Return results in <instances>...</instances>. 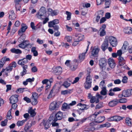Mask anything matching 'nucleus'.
Returning <instances> with one entry per match:
<instances>
[{
    "label": "nucleus",
    "mask_w": 132,
    "mask_h": 132,
    "mask_svg": "<svg viewBox=\"0 0 132 132\" xmlns=\"http://www.w3.org/2000/svg\"><path fill=\"white\" fill-rule=\"evenodd\" d=\"M90 44V42L89 41H88V45L87 48L86 50V52L84 53H82L79 55V57L81 60L82 61L85 59V54L86 53L88 50L89 46Z\"/></svg>",
    "instance_id": "2eb2a0df"
},
{
    "label": "nucleus",
    "mask_w": 132,
    "mask_h": 132,
    "mask_svg": "<svg viewBox=\"0 0 132 132\" xmlns=\"http://www.w3.org/2000/svg\"><path fill=\"white\" fill-rule=\"evenodd\" d=\"M103 106V103L100 102L96 105L95 109H99L101 108Z\"/></svg>",
    "instance_id": "8fccbe9b"
},
{
    "label": "nucleus",
    "mask_w": 132,
    "mask_h": 132,
    "mask_svg": "<svg viewBox=\"0 0 132 132\" xmlns=\"http://www.w3.org/2000/svg\"><path fill=\"white\" fill-rule=\"evenodd\" d=\"M64 39L65 40H66L67 42H71L72 40V38L71 37L69 36H66L65 37Z\"/></svg>",
    "instance_id": "49530a36"
},
{
    "label": "nucleus",
    "mask_w": 132,
    "mask_h": 132,
    "mask_svg": "<svg viewBox=\"0 0 132 132\" xmlns=\"http://www.w3.org/2000/svg\"><path fill=\"white\" fill-rule=\"evenodd\" d=\"M101 88L102 90L100 92L101 94L104 95H105L107 93V90L106 88Z\"/></svg>",
    "instance_id": "79ce46f5"
},
{
    "label": "nucleus",
    "mask_w": 132,
    "mask_h": 132,
    "mask_svg": "<svg viewBox=\"0 0 132 132\" xmlns=\"http://www.w3.org/2000/svg\"><path fill=\"white\" fill-rule=\"evenodd\" d=\"M51 119L53 120L52 123V126L53 127H56L57 128H59V124L57 123L56 122H55L56 121H55L54 119L53 118V117L51 116L50 117L48 120H43L40 124L39 126L40 127L42 128L44 127L45 129H47L50 127V126L49 121H51Z\"/></svg>",
    "instance_id": "f257e3e1"
},
{
    "label": "nucleus",
    "mask_w": 132,
    "mask_h": 132,
    "mask_svg": "<svg viewBox=\"0 0 132 132\" xmlns=\"http://www.w3.org/2000/svg\"><path fill=\"white\" fill-rule=\"evenodd\" d=\"M7 118L9 120H10L12 118L11 115V109L8 111L7 115Z\"/></svg>",
    "instance_id": "ea45409f"
},
{
    "label": "nucleus",
    "mask_w": 132,
    "mask_h": 132,
    "mask_svg": "<svg viewBox=\"0 0 132 132\" xmlns=\"http://www.w3.org/2000/svg\"><path fill=\"white\" fill-rule=\"evenodd\" d=\"M118 59L120 65L121 66L125 64V60L123 57L121 56L118 57Z\"/></svg>",
    "instance_id": "a878e982"
},
{
    "label": "nucleus",
    "mask_w": 132,
    "mask_h": 132,
    "mask_svg": "<svg viewBox=\"0 0 132 132\" xmlns=\"http://www.w3.org/2000/svg\"><path fill=\"white\" fill-rule=\"evenodd\" d=\"M108 63L110 67L111 68L114 67L115 64L114 60L111 58H110L108 59Z\"/></svg>",
    "instance_id": "6ab92c4d"
},
{
    "label": "nucleus",
    "mask_w": 132,
    "mask_h": 132,
    "mask_svg": "<svg viewBox=\"0 0 132 132\" xmlns=\"http://www.w3.org/2000/svg\"><path fill=\"white\" fill-rule=\"evenodd\" d=\"M38 97V94L35 93L34 92L32 93V98L37 99Z\"/></svg>",
    "instance_id": "052dcab7"
},
{
    "label": "nucleus",
    "mask_w": 132,
    "mask_h": 132,
    "mask_svg": "<svg viewBox=\"0 0 132 132\" xmlns=\"http://www.w3.org/2000/svg\"><path fill=\"white\" fill-rule=\"evenodd\" d=\"M123 96L127 97L130 96L131 95V91L129 89L123 90L122 92Z\"/></svg>",
    "instance_id": "aec40b11"
},
{
    "label": "nucleus",
    "mask_w": 132,
    "mask_h": 132,
    "mask_svg": "<svg viewBox=\"0 0 132 132\" xmlns=\"http://www.w3.org/2000/svg\"><path fill=\"white\" fill-rule=\"evenodd\" d=\"M10 51L12 52L17 54H21L22 53V52L20 50L18 49H15V48L11 49Z\"/></svg>",
    "instance_id": "2f4dec72"
},
{
    "label": "nucleus",
    "mask_w": 132,
    "mask_h": 132,
    "mask_svg": "<svg viewBox=\"0 0 132 132\" xmlns=\"http://www.w3.org/2000/svg\"><path fill=\"white\" fill-rule=\"evenodd\" d=\"M97 115V114L96 113H95L94 114L88 117V120H89L90 121H96L95 120V119Z\"/></svg>",
    "instance_id": "393cba45"
},
{
    "label": "nucleus",
    "mask_w": 132,
    "mask_h": 132,
    "mask_svg": "<svg viewBox=\"0 0 132 132\" xmlns=\"http://www.w3.org/2000/svg\"><path fill=\"white\" fill-rule=\"evenodd\" d=\"M78 63L76 61H73L70 62V69L72 71L75 70L77 68Z\"/></svg>",
    "instance_id": "9d476101"
},
{
    "label": "nucleus",
    "mask_w": 132,
    "mask_h": 132,
    "mask_svg": "<svg viewBox=\"0 0 132 132\" xmlns=\"http://www.w3.org/2000/svg\"><path fill=\"white\" fill-rule=\"evenodd\" d=\"M7 120L6 119L2 121L1 123V125L2 126H4L6 125L7 122Z\"/></svg>",
    "instance_id": "6e6d98bb"
},
{
    "label": "nucleus",
    "mask_w": 132,
    "mask_h": 132,
    "mask_svg": "<svg viewBox=\"0 0 132 132\" xmlns=\"http://www.w3.org/2000/svg\"><path fill=\"white\" fill-rule=\"evenodd\" d=\"M27 120L26 119L22 121H18L16 123V125L18 127L22 126L24 125V123Z\"/></svg>",
    "instance_id": "72a5a7b5"
},
{
    "label": "nucleus",
    "mask_w": 132,
    "mask_h": 132,
    "mask_svg": "<svg viewBox=\"0 0 132 132\" xmlns=\"http://www.w3.org/2000/svg\"><path fill=\"white\" fill-rule=\"evenodd\" d=\"M21 26V29L18 31V34L20 35H22V33L25 31L28 28L27 26L24 24H22Z\"/></svg>",
    "instance_id": "4468645a"
},
{
    "label": "nucleus",
    "mask_w": 132,
    "mask_h": 132,
    "mask_svg": "<svg viewBox=\"0 0 132 132\" xmlns=\"http://www.w3.org/2000/svg\"><path fill=\"white\" fill-rule=\"evenodd\" d=\"M59 23V20L58 19H56L52 21H50L48 23V26L49 27H51Z\"/></svg>",
    "instance_id": "412c9836"
},
{
    "label": "nucleus",
    "mask_w": 132,
    "mask_h": 132,
    "mask_svg": "<svg viewBox=\"0 0 132 132\" xmlns=\"http://www.w3.org/2000/svg\"><path fill=\"white\" fill-rule=\"evenodd\" d=\"M75 35L77 40L79 41L82 40L84 38V36L80 34L75 33Z\"/></svg>",
    "instance_id": "5701e85b"
},
{
    "label": "nucleus",
    "mask_w": 132,
    "mask_h": 132,
    "mask_svg": "<svg viewBox=\"0 0 132 132\" xmlns=\"http://www.w3.org/2000/svg\"><path fill=\"white\" fill-rule=\"evenodd\" d=\"M111 126V125L110 123L108 122H106L105 124L101 125H100V127L101 128L106 127L108 128L110 127Z\"/></svg>",
    "instance_id": "c03bdc74"
},
{
    "label": "nucleus",
    "mask_w": 132,
    "mask_h": 132,
    "mask_svg": "<svg viewBox=\"0 0 132 132\" xmlns=\"http://www.w3.org/2000/svg\"><path fill=\"white\" fill-rule=\"evenodd\" d=\"M62 107L63 109H68L70 108L69 105L65 103L63 104Z\"/></svg>",
    "instance_id": "a18cd8bd"
},
{
    "label": "nucleus",
    "mask_w": 132,
    "mask_h": 132,
    "mask_svg": "<svg viewBox=\"0 0 132 132\" xmlns=\"http://www.w3.org/2000/svg\"><path fill=\"white\" fill-rule=\"evenodd\" d=\"M71 93V90L70 89H68L64 90H62L61 91V94L65 95L70 94Z\"/></svg>",
    "instance_id": "473e14b6"
},
{
    "label": "nucleus",
    "mask_w": 132,
    "mask_h": 132,
    "mask_svg": "<svg viewBox=\"0 0 132 132\" xmlns=\"http://www.w3.org/2000/svg\"><path fill=\"white\" fill-rule=\"evenodd\" d=\"M84 87L87 89H89L91 87V83L85 82L84 84Z\"/></svg>",
    "instance_id": "c9c22d12"
},
{
    "label": "nucleus",
    "mask_w": 132,
    "mask_h": 132,
    "mask_svg": "<svg viewBox=\"0 0 132 132\" xmlns=\"http://www.w3.org/2000/svg\"><path fill=\"white\" fill-rule=\"evenodd\" d=\"M28 113L30 114V116L33 117L35 116L36 114V113L34 110L32 109V107L30 108L28 111Z\"/></svg>",
    "instance_id": "cd10ccee"
},
{
    "label": "nucleus",
    "mask_w": 132,
    "mask_h": 132,
    "mask_svg": "<svg viewBox=\"0 0 132 132\" xmlns=\"http://www.w3.org/2000/svg\"><path fill=\"white\" fill-rule=\"evenodd\" d=\"M122 54V51L121 50H118L116 53V57L118 56V57L121 56Z\"/></svg>",
    "instance_id": "864d4df0"
},
{
    "label": "nucleus",
    "mask_w": 132,
    "mask_h": 132,
    "mask_svg": "<svg viewBox=\"0 0 132 132\" xmlns=\"http://www.w3.org/2000/svg\"><path fill=\"white\" fill-rule=\"evenodd\" d=\"M62 45L63 47H65V48H68L69 46V45L68 43H62Z\"/></svg>",
    "instance_id": "774afa93"
},
{
    "label": "nucleus",
    "mask_w": 132,
    "mask_h": 132,
    "mask_svg": "<svg viewBox=\"0 0 132 132\" xmlns=\"http://www.w3.org/2000/svg\"><path fill=\"white\" fill-rule=\"evenodd\" d=\"M79 77H76L75 78V80L73 82H72L71 83L72 84H74L77 82L79 80Z\"/></svg>",
    "instance_id": "338daca9"
},
{
    "label": "nucleus",
    "mask_w": 132,
    "mask_h": 132,
    "mask_svg": "<svg viewBox=\"0 0 132 132\" xmlns=\"http://www.w3.org/2000/svg\"><path fill=\"white\" fill-rule=\"evenodd\" d=\"M100 86L101 88H106L104 80H102L100 84Z\"/></svg>",
    "instance_id": "3c124183"
},
{
    "label": "nucleus",
    "mask_w": 132,
    "mask_h": 132,
    "mask_svg": "<svg viewBox=\"0 0 132 132\" xmlns=\"http://www.w3.org/2000/svg\"><path fill=\"white\" fill-rule=\"evenodd\" d=\"M10 59L9 58L7 57L6 56L3 57L1 59V63H5L6 61H9Z\"/></svg>",
    "instance_id": "37998d69"
},
{
    "label": "nucleus",
    "mask_w": 132,
    "mask_h": 132,
    "mask_svg": "<svg viewBox=\"0 0 132 132\" xmlns=\"http://www.w3.org/2000/svg\"><path fill=\"white\" fill-rule=\"evenodd\" d=\"M87 97L88 99H90V102L91 103H93L95 102L97 103L99 102V100L97 98L96 95L95 96H93L90 93H89L88 94Z\"/></svg>",
    "instance_id": "0eeeda50"
},
{
    "label": "nucleus",
    "mask_w": 132,
    "mask_h": 132,
    "mask_svg": "<svg viewBox=\"0 0 132 132\" xmlns=\"http://www.w3.org/2000/svg\"><path fill=\"white\" fill-rule=\"evenodd\" d=\"M116 104V101H112L110 102L109 103V105L110 106L113 107L115 106Z\"/></svg>",
    "instance_id": "13d9d810"
},
{
    "label": "nucleus",
    "mask_w": 132,
    "mask_h": 132,
    "mask_svg": "<svg viewBox=\"0 0 132 132\" xmlns=\"http://www.w3.org/2000/svg\"><path fill=\"white\" fill-rule=\"evenodd\" d=\"M61 103L60 102L54 101L50 104L49 109L51 111L56 110L60 107Z\"/></svg>",
    "instance_id": "20e7f679"
},
{
    "label": "nucleus",
    "mask_w": 132,
    "mask_h": 132,
    "mask_svg": "<svg viewBox=\"0 0 132 132\" xmlns=\"http://www.w3.org/2000/svg\"><path fill=\"white\" fill-rule=\"evenodd\" d=\"M66 14L67 15V20H69L71 19V14L70 12L68 11H66Z\"/></svg>",
    "instance_id": "de8ad7c7"
},
{
    "label": "nucleus",
    "mask_w": 132,
    "mask_h": 132,
    "mask_svg": "<svg viewBox=\"0 0 132 132\" xmlns=\"http://www.w3.org/2000/svg\"><path fill=\"white\" fill-rule=\"evenodd\" d=\"M131 119L129 118H127L126 119L125 122L126 125L130 126H131Z\"/></svg>",
    "instance_id": "e433bc0d"
},
{
    "label": "nucleus",
    "mask_w": 132,
    "mask_h": 132,
    "mask_svg": "<svg viewBox=\"0 0 132 132\" xmlns=\"http://www.w3.org/2000/svg\"><path fill=\"white\" fill-rule=\"evenodd\" d=\"M108 37H105V40L101 45V49L103 51H105L109 46V42Z\"/></svg>",
    "instance_id": "6e6552de"
},
{
    "label": "nucleus",
    "mask_w": 132,
    "mask_h": 132,
    "mask_svg": "<svg viewBox=\"0 0 132 132\" xmlns=\"http://www.w3.org/2000/svg\"><path fill=\"white\" fill-rule=\"evenodd\" d=\"M105 1V8H109L110 4V0H104Z\"/></svg>",
    "instance_id": "a19ab883"
},
{
    "label": "nucleus",
    "mask_w": 132,
    "mask_h": 132,
    "mask_svg": "<svg viewBox=\"0 0 132 132\" xmlns=\"http://www.w3.org/2000/svg\"><path fill=\"white\" fill-rule=\"evenodd\" d=\"M62 72V69L59 66L56 67L54 71V73L56 75H58L60 74Z\"/></svg>",
    "instance_id": "a211bd4d"
},
{
    "label": "nucleus",
    "mask_w": 132,
    "mask_h": 132,
    "mask_svg": "<svg viewBox=\"0 0 132 132\" xmlns=\"http://www.w3.org/2000/svg\"><path fill=\"white\" fill-rule=\"evenodd\" d=\"M77 106H78L79 109L82 111H83L84 110L87 109L89 107V106L85 104H82L81 103L78 104Z\"/></svg>",
    "instance_id": "f3484780"
},
{
    "label": "nucleus",
    "mask_w": 132,
    "mask_h": 132,
    "mask_svg": "<svg viewBox=\"0 0 132 132\" xmlns=\"http://www.w3.org/2000/svg\"><path fill=\"white\" fill-rule=\"evenodd\" d=\"M28 60L25 58L19 60L18 62V64L21 65H23L28 62Z\"/></svg>",
    "instance_id": "b1692460"
},
{
    "label": "nucleus",
    "mask_w": 132,
    "mask_h": 132,
    "mask_svg": "<svg viewBox=\"0 0 132 132\" xmlns=\"http://www.w3.org/2000/svg\"><path fill=\"white\" fill-rule=\"evenodd\" d=\"M109 40L111 45L113 47L116 46V38L112 36H111L109 37Z\"/></svg>",
    "instance_id": "dca6fc26"
},
{
    "label": "nucleus",
    "mask_w": 132,
    "mask_h": 132,
    "mask_svg": "<svg viewBox=\"0 0 132 132\" xmlns=\"http://www.w3.org/2000/svg\"><path fill=\"white\" fill-rule=\"evenodd\" d=\"M85 82H89L91 83H92V79L90 76L88 75L87 76Z\"/></svg>",
    "instance_id": "58836bf2"
},
{
    "label": "nucleus",
    "mask_w": 132,
    "mask_h": 132,
    "mask_svg": "<svg viewBox=\"0 0 132 132\" xmlns=\"http://www.w3.org/2000/svg\"><path fill=\"white\" fill-rule=\"evenodd\" d=\"M31 126V125L30 124V123H29L26 124L24 128V130L25 131L27 132L29 129L30 128Z\"/></svg>",
    "instance_id": "4c0bfd02"
},
{
    "label": "nucleus",
    "mask_w": 132,
    "mask_h": 132,
    "mask_svg": "<svg viewBox=\"0 0 132 132\" xmlns=\"http://www.w3.org/2000/svg\"><path fill=\"white\" fill-rule=\"evenodd\" d=\"M127 77L126 76H124L122 80V82L123 83H126L127 82Z\"/></svg>",
    "instance_id": "bf43d9fd"
},
{
    "label": "nucleus",
    "mask_w": 132,
    "mask_h": 132,
    "mask_svg": "<svg viewBox=\"0 0 132 132\" xmlns=\"http://www.w3.org/2000/svg\"><path fill=\"white\" fill-rule=\"evenodd\" d=\"M36 42L39 44H42L43 43V41L39 38H37L36 40Z\"/></svg>",
    "instance_id": "0e129e2a"
},
{
    "label": "nucleus",
    "mask_w": 132,
    "mask_h": 132,
    "mask_svg": "<svg viewBox=\"0 0 132 132\" xmlns=\"http://www.w3.org/2000/svg\"><path fill=\"white\" fill-rule=\"evenodd\" d=\"M23 100L28 103H30L31 102L30 99L27 96L24 97Z\"/></svg>",
    "instance_id": "69168bd1"
},
{
    "label": "nucleus",
    "mask_w": 132,
    "mask_h": 132,
    "mask_svg": "<svg viewBox=\"0 0 132 132\" xmlns=\"http://www.w3.org/2000/svg\"><path fill=\"white\" fill-rule=\"evenodd\" d=\"M131 28L129 27H125L123 30V32L125 34H130L131 32Z\"/></svg>",
    "instance_id": "c85d7f7f"
},
{
    "label": "nucleus",
    "mask_w": 132,
    "mask_h": 132,
    "mask_svg": "<svg viewBox=\"0 0 132 132\" xmlns=\"http://www.w3.org/2000/svg\"><path fill=\"white\" fill-rule=\"evenodd\" d=\"M22 0H14V2L15 3V7L16 10H20V6L19 3Z\"/></svg>",
    "instance_id": "bb28decb"
},
{
    "label": "nucleus",
    "mask_w": 132,
    "mask_h": 132,
    "mask_svg": "<svg viewBox=\"0 0 132 132\" xmlns=\"http://www.w3.org/2000/svg\"><path fill=\"white\" fill-rule=\"evenodd\" d=\"M54 89H53L50 91L49 94L48 95L47 98L49 99L52 98L53 95H54Z\"/></svg>",
    "instance_id": "09e8293b"
},
{
    "label": "nucleus",
    "mask_w": 132,
    "mask_h": 132,
    "mask_svg": "<svg viewBox=\"0 0 132 132\" xmlns=\"http://www.w3.org/2000/svg\"><path fill=\"white\" fill-rule=\"evenodd\" d=\"M70 85V84L68 83L67 81H65L64 82L63 85L66 88H67L69 87Z\"/></svg>",
    "instance_id": "680f3d73"
},
{
    "label": "nucleus",
    "mask_w": 132,
    "mask_h": 132,
    "mask_svg": "<svg viewBox=\"0 0 132 132\" xmlns=\"http://www.w3.org/2000/svg\"><path fill=\"white\" fill-rule=\"evenodd\" d=\"M96 123H97L96 122V121H92L89 123V126L87 128V131H90L95 130V128L94 126L96 125Z\"/></svg>",
    "instance_id": "9b49d317"
},
{
    "label": "nucleus",
    "mask_w": 132,
    "mask_h": 132,
    "mask_svg": "<svg viewBox=\"0 0 132 132\" xmlns=\"http://www.w3.org/2000/svg\"><path fill=\"white\" fill-rule=\"evenodd\" d=\"M27 66L26 65H24L23 66V70L22 72L21 73V75L22 76L26 74L27 72L26 69H27Z\"/></svg>",
    "instance_id": "f704fd0d"
},
{
    "label": "nucleus",
    "mask_w": 132,
    "mask_h": 132,
    "mask_svg": "<svg viewBox=\"0 0 132 132\" xmlns=\"http://www.w3.org/2000/svg\"><path fill=\"white\" fill-rule=\"evenodd\" d=\"M127 102V100L125 98H122L119 100V102L121 103H124Z\"/></svg>",
    "instance_id": "5fc2aeb1"
},
{
    "label": "nucleus",
    "mask_w": 132,
    "mask_h": 132,
    "mask_svg": "<svg viewBox=\"0 0 132 132\" xmlns=\"http://www.w3.org/2000/svg\"><path fill=\"white\" fill-rule=\"evenodd\" d=\"M16 63L15 62L13 61L10 63L5 69H3L2 71V72H5V75L6 76H8L7 73H9L11 72L13 68H15L16 66Z\"/></svg>",
    "instance_id": "7ed1b4c3"
},
{
    "label": "nucleus",
    "mask_w": 132,
    "mask_h": 132,
    "mask_svg": "<svg viewBox=\"0 0 132 132\" xmlns=\"http://www.w3.org/2000/svg\"><path fill=\"white\" fill-rule=\"evenodd\" d=\"M47 16L49 15L52 16H54L57 15L59 13V11L57 10H53L51 8L47 9Z\"/></svg>",
    "instance_id": "423d86ee"
},
{
    "label": "nucleus",
    "mask_w": 132,
    "mask_h": 132,
    "mask_svg": "<svg viewBox=\"0 0 132 132\" xmlns=\"http://www.w3.org/2000/svg\"><path fill=\"white\" fill-rule=\"evenodd\" d=\"M18 96L17 95H14L11 96L9 99L10 102L11 103L17 102L18 101Z\"/></svg>",
    "instance_id": "f8f14e48"
},
{
    "label": "nucleus",
    "mask_w": 132,
    "mask_h": 132,
    "mask_svg": "<svg viewBox=\"0 0 132 132\" xmlns=\"http://www.w3.org/2000/svg\"><path fill=\"white\" fill-rule=\"evenodd\" d=\"M16 17V15L15 14L12 15H9V19L11 20L15 19Z\"/></svg>",
    "instance_id": "e2e57ef3"
},
{
    "label": "nucleus",
    "mask_w": 132,
    "mask_h": 132,
    "mask_svg": "<svg viewBox=\"0 0 132 132\" xmlns=\"http://www.w3.org/2000/svg\"><path fill=\"white\" fill-rule=\"evenodd\" d=\"M36 16L40 19H43L47 16V13L46 9L44 7H42L40 8L39 12L37 13Z\"/></svg>",
    "instance_id": "f03ea898"
},
{
    "label": "nucleus",
    "mask_w": 132,
    "mask_h": 132,
    "mask_svg": "<svg viewBox=\"0 0 132 132\" xmlns=\"http://www.w3.org/2000/svg\"><path fill=\"white\" fill-rule=\"evenodd\" d=\"M37 99L32 98L31 103L32 105H35L37 104Z\"/></svg>",
    "instance_id": "4d7b16f0"
},
{
    "label": "nucleus",
    "mask_w": 132,
    "mask_h": 132,
    "mask_svg": "<svg viewBox=\"0 0 132 132\" xmlns=\"http://www.w3.org/2000/svg\"><path fill=\"white\" fill-rule=\"evenodd\" d=\"M28 46V44L26 43V41H24L21 43L19 45V47L24 49L27 47Z\"/></svg>",
    "instance_id": "c756f323"
},
{
    "label": "nucleus",
    "mask_w": 132,
    "mask_h": 132,
    "mask_svg": "<svg viewBox=\"0 0 132 132\" xmlns=\"http://www.w3.org/2000/svg\"><path fill=\"white\" fill-rule=\"evenodd\" d=\"M100 49L97 46H94L92 51L91 55L94 57H97L98 56V53Z\"/></svg>",
    "instance_id": "1a4fd4ad"
},
{
    "label": "nucleus",
    "mask_w": 132,
    "mask_h": 132,
    "mask_svg": "<svg viewBox=\"0 0 132 132\" xmlns=\"http://www.w3.org/2000/svg\"><path fill=\"white\" fill-rule=\"evenodd\" d=\"M105 118L104 116H100L96 120V122L97 123L102 122L105 120Z\"/></svg>",
    "instance_id": "7c9ffc66"
},
{
    "label": "nucleus",
    "mask_w": 132,
    "mask_h": 132,
    "mask_svg": "<svg viewBox=\"0 0 132 132\" xmlns=\"http://www.w3.org/2000/svg\"><path fill=\"white\" fill-rule=\"evenodd\" d=\"M101 31L100 33V36L102 37L105 36L106 34V32L104 29L101 30Z\"/></svg>",
    "instance_id": "603ef678"
},
{
    "label": "nucleus",
    "mask_w": 132,
    "mask_h": 132,
    "mask_svg": "<svg viewBox=\"0 0 132 132\" xmlns=\"http://www.w3.org/2000/svg\"><path fill=\"white\" fill-rule=\"evenodd\" d=\"M106 60L105 58H101L99 60V64L100 68L101 69H105L106 68Z\"/></svg>",
    "instance_id": "39448f33"
},
{
    "label": "nucleus",
    "mask_w": 132,
    "mask_h": 132,
    "mask_svg": "<svg viewBox=\"0 0 132 132\" xmlns=\"http://www.w3.org/2000/svg\"><path fill=\"white\" fill-rule=\"evenodd\" d=\"M97 13L98 14L96 19V21L97 22L99 21L100 18L103 16L104 13L102 11H98Z\"/></svg>",
    "instance_id": "4be33fe9"
},
{
    "label": "nucleus",
    "mask_w": 132,
    "mask_h": 132,
    "mask_svg": "<svg viewBox=\"0 0 132 132\" xmlns=\"http://www.w3.org/2000/svg\"><path fill=\"white\" fill-rule=\"evenodd\" d=\"M55 118H53L55 121H57V120L61 119L63 117V113L60 111L58 112L55 114Z\"/></svg>",
    "instance_id": "ddd939ff"
}]
</instances>
